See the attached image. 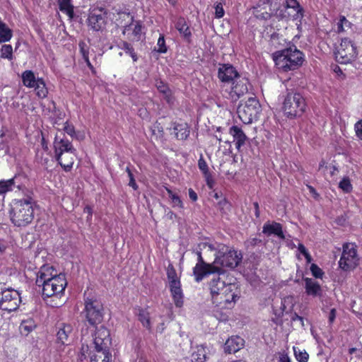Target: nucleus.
Listing matches in <instances>:
<instances>
[{
	"label": "nucleus",
	"instance_id": "obj_1",
	"mask_svg": "<svg viewBox=\"0 0 362 362\" xmlns=\"http://www.w3.org/2000/svg\"><path fill=\"white\" fill-rule=\"evenodd\" d=\"M35 284L42 288V297L47 305L59 308L64 304L62 298L67 286L64 274H58L52 266L43 265L37 273Z\"/></svg>",
	"mask_w": 362,
	"mask_h": 362
},
{
	"label": "nucleus",
	"instance_id": "obj_2",
	"mask_svg": "<svg viewBox=\"0 0 362 362\" xmlns=\"http://www.w3.org/2000/svg\"><path fill=\"white\" fill-rule=\"evenodd\" d=\"M235 290L236 287H232L227 291L218 292V297L220 298L218 300H215V296H211L213 314L219 321L228 320L230 311L239 299Z\"/></svg>",
	"mask_w": 362,
	"mask_h": 362
},
{
	"label": "nucleus",
	"instance_id": "obj_3",
	"mask_svg": "<svg viewBox=\"0 0 362 362\" xmlns=\"http://www.w3.org/2000/svg\"><path fill=\"white\" fill-rule=\"evenodd\" d=\"M273 59L277 68L283 71L296 70L303 62V54L296 46L277 51L273 54Z\"/></svg>",
	"mask_w": 362,
	"mask_h": 362
},
{
	"label": "nucleus",
	"instance_id": "obj_4",
	"mask_svg": "<svg viewBox=\"0 0 362 362\" xmlns=\"http://www.w3.org/2000/svg\"><path fill=\"white\" fill-rule=\"evenodd\" d=\"M307 107V103L304 96L299 92L287 90L284 96L282 103V111L284 115L289 119L300 117Z\"/></svg>",
	"mask_w": 362,
	"mask_h": 362
},
{
	"label": "nucleus",
	"instance_id": "obj_5",
	"mask_svg": "<svg viewBox=\"0 0 362 362\" xmlns=\"http://www.w3.org/2000/svg\"><path fill=\"white\" fill-rule=\"evenodd\" d=\"M216 250L214 264L222 269H234L241 262V254L224 244H218Z\"/></svg>",
	"mask_w": 362,
	"mask_h": 362
},
{
	"label": "nucleus",
	"instance_id": "obj_6",
	"mask_svg": "<svg viewBox=\"0 0 362 362\" xmlns=\"http://www.w3.org/2000/svg\"><path fill=\"white\" fill-rule=\"evenodd\" d=\"M261 105L255 97H250L244 103H240L237 109L239 119L244 124H250L258 119Z\"/></svg>",
	"mask_w": 362,
	"mask_h": 362
},
{
	"label": "nucleus",
	"instance_id": "obj_7",
	"mask_svg": "<svg viewBox=\"0 0 362 362\" xmlns=\"http://www.w3.org/2000/svg\"><path fill=\"white\" fill-rule=\"evenodd\" d=\"M83 313L86 320L91 326L99 325L103 320L104 308L103 304L97 299L89 298L86 299Z\"/></svg>",
	"mask_w": 362,
	"mask_h": 362
},
{
	"label": "nucleus",
	"instance_id": "obj_8",
	"mask_svg": "<svg viewBox=\"0 0 362 362\" xmlns=\"http://www.w3.org/2000/svg\"><path fill=\"white\" fill-rule=\"evenodd\" d=\"M342 249L341 256L339 261V266L344 271H351L359 264L357 246L355 243H346L343 245Z\"/></svg>",
	"mask_w": 362,
	"mask_h": 362
},
{
	"label": "nucleus",
	"instance_id": "obj_9",
	"mask_svg": "<svg viewBox=\"0 0 362 362\" xmlns=\"http://www.w3.org/2000/svg\"><path fill=\"white\" fill-rule=\"evenodd\" d=\"M33 205H16L10 212L11 220L16 226H25L33 221Z\"/></svg>",
	"mask_w": 362,
	"mask_h": 362
},
{
	"label": "nucleus",
	"instance_id": "obj_10",
	"mask_svg": "<svg viewBox=\"0 0 362 362\" xmlns=\"http://www.w3.org/2000/svg\"><path fill=\"white\" fill-rule=\"evenodd\" d=\"M21 302L20 293L11 288H7L0 293V310L11 313L16 310Z\"/></svg>",
	"mask_w": 362,
	"mask_h": 362
},
{
	"label": "nucleus",
	"instance_id": "obj_11",
	"mask_svg": "<svg viewBox=\"0 0 362 362\" xmlns=\"http://www.w3.org/2000/svg\"><path fill=\"white\" fill-rule=\"evenodd\" d=\"M356 47L348 38L341 39L335 52L336 60L340 64H348L356 58Z\"/></svg>",
	"mask_w": 362,
	"mask_h": 362
},
{
	"label": "nucleus",
	"instance_id": "obj_12",
	"mask_svg": "<svg viewBox=\"0 0 362 362\" xmlns=\"http://www.w3.org/2000/svg\"><path fill=\"white\" fill-rule=\"evenodd\" d=\"M226 272L223 269L222 272L217 273L214 275L209 281H207L206 286L209 291L210 296H215V300H218V292L227 291L230 288L235 287V285L231 283H226L224 280Z\"/></svg>",
	"mask_w": 362,
	"mask_h": 362
},
{
	"label": "nucleus",
	"instance_id": "obj_13",
	"mask_svg": "<svg viewBox=\"0 0 362 362\" xmlns=\"http://www.w3.org/2000/svg\"><path fill=\"white\" fill-rule=\"evenodd\" d=\"M223 269L216 265L214 262L211 263H201L196 264L192 268V274L194 280L197 283L202 281L205 278L209 275H216L217 273L222 272Z\"/></svg>",
	"mask_w": 362,
	"mask_h": 362
},
{
	"label": "nucleus",
	"instance_id": "obj_14",
	"mask_svg": "<svg viewBox=\"0 0 362 362\" xmlns=\"http://www.w3.org/2000/svg\"><path fill=\"white\" fill-rule=\"evenodd\" d=\"M106 12L103 8L95 7L89 13L88 25L95 31L102 30L105 25Z\"/></svg>",
	"mask_w": 362,
	"mask_h": 362
},
{
	"label": "nucleus",
	"instance_id": "obj_15",
	"mask_svg": "<svg viewBox=\"0 0 362 362\" xmlns=\"http://www.w3.org/2000/svg\"><path fill=\"white\" fill-rule=\"evenodd\" d=\"M53 145L56 160H62V156L66 153H75L76 151L71 141L65 138H61L59 134H56Z\"/></svg>",
	"mask_w": 362,
	"mask_h": 362
},
{
	"label": "nucleus",
	"instance_id": "obj_16",
	"mask_svg": "<svg viewBox=\"0 0 362 362\" xmlns=\"http://www.w3.org/2000/svg\"><path fill=\"white\" fill-rule=\"evenodd\" d=\"M272 6L271 0H259L256 6L252 8L255 17L260 21L270 19L273 15Z\"/></svg>",
	"mask_w": 362,
	"mask_h": 362
},
{
	"label": "nucleus",
	"instance_id": "obj_17",
	"mask_svg": "<svg viewBox=\"0 0 362 362\" xmlns=\"http://www.w3.org/2000/svg\"><path fill=\"white\" fill-rule=\"evenodd\" d=\"M231 83L232 86L230 97L232 100L236 101L248 92L249 82L246 78L240 77V76L238 75Z\"/></svg>",
	"mask_w": 362,
	"mask_h": 362
},
{
	"label": "nucleus",
	"instance_id": "obj_18",
	"mask_svg": "<svg viewBox=\"0 0 362 362\" xmlns=\"http://www.w3.org/2000/svg\"><path fill=\"white\" fill-rule=\"evenodd\" d=\"M93 345L95 347L110 348L112 345L110 332L105 326L101 325L96 328L93 335Z\"/></svg>",
	"mask_w": 362,
	"mask_h": 362
},
{
	"label": "nucleus",
	"instance_id": "obj_19",
	"mask_svg": "<svg viewBox=\"0 0 362 362\" xmlns=\"http://www.w3.org/2000/svg\"><path fill=\"white\" fill-rule=\"evenodd\" d=\"M276 16L279 19L293 20L301 21L304 16V10L303 8H296V7L287 8L284 7L281 9H278L276 12Z\"/></svg>",
	"mask_w": 362,
	"mask_h": 362
},
{
	"label": "nucleus",
	"instance_id": "obj_20",
	"mask_svg": "<svg viewBox=\"0 0 362 362\" xmlns=\"http://www.w3.org/2000/svg\"><path fill=\"white\" fill-rule=\"evenodd\" d=\"M90 362H111L112 353L110 348L95 347L89 353Z\"/></svg>",
	"mask_w": 362,
	"mask_h": 362
},
{
	"label": "nucleus",
	"instance_id": "obj_21",
	"mask_svg": "<svg viewBox=\"0 0 362 362\" xmlns=\"http://www.w3.org/2000/svg\"><path fill=\"white\" fill-rule=\"evenodd\" d=\"M239 74L231 64H221L218 71V78L225 83H231Z\"/></svg>",
	"mask_w": 362,
	"mask_h": 362
},
{
	"label": "nucleus",
	"instance_id": "obj_22",
	"mask_svg": "<svg viewBox=\"0 0 362 362\" xmlns=\"http://www.w3.org/2000/svg\"><path fill=\"white\" fill-rule=\"evenodd\" d=\"M134 314L137 317L139 322L141 324L148 332L152 330V323L151 319V314L148 311V306L145 308L136 305L134 308Z\"/></svg>",
	"mask_w": 362,
	"mask_h": 362
},
{
	"label": "nucleus",
	"instance_id": "obj_23",
	"mask_svg": "<svg viewBox=\"0 0 362 362\" xmlns=\"http://www.w3.org/2000/svg\"><path fill=\"white\" fill-rule=\"evenodd\" d=\"M73 327L69 324L60 323L57 327V342L62 345H69Z\"/></svg>",
	"mask_w": 362,
	"mask_h": 362
},
{
	"label": "nucleus",
	"instance_id": "obj_24",
	"mask_svg": "<svg viewBox=\"0 0 362 362\" xmlns=\"http://www.w3.org/2000/svg\"><path fill=\"white\" fill-rule=\"evenodd\" d=\"M262 233L267 236L274 235L280 238L281 240L285 239L282 225L276 221L266 222L263 226Z\"/></svg>",
	"mask_w": 362,
	"mask_h": 362
},
{
	"label": "nucleus",
	"instance_id": "obj_25",
	"mask_svg": "<svg viewBox=\"0 0 362 362\" xmlns=\"http://www.w3.org/2000/svg\"><path fill=\"white\" fill-rule=\"evenodd\" d=\"M172 299L176 308H182L184 305V293L181 282H173L169 285Z\"/></svg>",
	"mask_w": 362,
	"mask_h": 362
},
{
	"label": "nucleus",
	"instance_id": "obj_26",
	"mask_svg": "<svg viewBox=\"0 0 362 362\" xmlns=\"http://www.w3.org/2000/svg\"><path fill=\"white\" fill-rule=\"evenodd\" d=\"M245 345V340L239 336H232L228 338L224 344V351L228 354H235Z\"/></svg>",
	"mask_w": 362,
	"mask_h": 362
},
{
	"label": "nucleus",
	"instance_id": "obj_27",
	"mask_svg": "<svg viewBox=\"0 0 362 362\" xmlns=\"http://www.w3.org/2000/svg\"><path fill=\"white\" fill-rule=\"evenodd\" d=\"M303 281L305 293L308 296L316 297L322 295V288L317 281L308 277L303 278Z\"/></svg>",
	"mask_w": 362,
	"mask_h": 362
},
{
	"label": "nucleus",
	"instance_id": "obj_28",
	"mask_svg": "<svg viewBox=\"0 0 362 362\" xmlns=\"http://www.w3.org/2000/svg\"><path fill=\"white\" fill-rule=\"evenodd\" d=\"M230 134L233 136L236 148L240 151V148L245 144L247 137L243 131L238 126H232L230 128Z\"/></svg>",
	"mask_w": 362,
	"mask_h": 362
},
{
	"label": "nucleus",
	"instance_id": "obj_29",
	"mask_svg": "<svg viewBox=\"0 0 362 362\" xmlns=\"http://www.w3.org/2000/svg\"><path fill=\"white\" fill-rule=\"evenodd\" d=\"M173 131L175 137L180 140H185L189 135V127L187 123H174Z\"/></svg>",
	"mask_w": 362,
	"mask_h": 362
},
{
	"label": "nucleus",
	"instance_id": "obj_30",
	"mask_svg": "<svg viewBox=\"0 0 362 362\" xmlns=\"http://www.w3.org/2000/svg\"><path fill=\"white\" fill-rule=\"evenodd\" d=\"M76 156V151L75 153H66L62 156V160H56L66 172H69L73 167Z\"/></svg>",
	"mask_w": 362,
	"mask_h": 362
},
{
	"label": "nucleus",
	"instance_id": "obj_31",
	"mask_svg": "<svg viewBox=\"0 0 362 362\" xmlns=\"http://www.w3.org/2000/svg\"><path fill=\"white\" fill-rule=\"evenodd\" d=\"M175 27L185 38L189 39L191 37L192 34L185 18L179 17L175 22Z\"/></svg>",
	"mask_w": 362,
	"mask_h": 362
},
{
	"label": "nucleus",
	"instance_id": "obj_32",
	"mask_svg": "<svg viewBox=\"0 0 362 362\" xmlns=\"http://www.w3.org/2000/svg\"><path fill=\"white\" fill-rule=\"evenodd\" d=\"M156 86L158 91L163 94L164 98L166 100L168 103L173 104L174 102V98L172 96L171 90L168 88V85L161 81H157L156 83Z\"/></svg>",
	"mask_w": 362,
	"mask_h": 362
},
{
	"label": "nucleus",
	"instance_id": "obj_33",
	"mask_svg": "<svg viewBox=\"0 0 362 362\" xmlns=\"http://www.w3.org/2000/svg\"><path fill=\"white\" fill-rule=\"evenodd\" d=\"M60 11L65 13L71 19L74 18V5L72 0H57Z\"/></svg>",
	"mask_w": 362,
	"mask_h": 362
},
{
	"label": "nucleus",
	"instance_id": "obj_34",
	"mask_svg": "<svg viewBox=\"0 0 362 362\" xmlns=\"http://www.w3.org/2000/svg\"><path fill=\"white\" fill-rule=\"evenodd\" d=\"M22 81L25 86L33 88L37 84V79H36L33 71L26 70L22 74Z\"/></svg>",
	"mask_w": 362,
	"mask_h": 362
},
{
	"label": "nucleus",
	"instance_id": "obj_35",
	"mask_svg": "<svg viewBox=\"0 0 362 362\" xmlns=\"http://www.w3.org/2000/svg\"><path fill=\"white\" fill-rule=\"evenodd\" d=\"M15 187L19 189V186L16 185L15 178H11L7 180H0V195L13 190Z\"/></svg>",
	"mask_w": 362,
	"mask_h": 362
},
{
	"label": "nucleus",
	"instance_id": "obj_36",
	"mask_svg": "<svg viewBox=\"0 0 362 362\" xmlns=\"http://www.w3.org/2000/svg\"><path fill=\"white\" fill-rule=\"evenodd\" d=\"M12 37V30L0 19V43L8 42Z\"/></svg>",
	"mask_w": 362,
	"mask_h": 362
},
{
	"label": "nucleus",
	"instance_id": "obj_37",
	"mask_svg": "<svg viewBox=\"0 0 362 362\" xmlns=\"http://www.w3.org/2000/svg\"><path fill=\"white\" fill-rule=\"evenodd\" d=\"M36 83L33 88H35L37 95L40 98H45L48 93L45 81L42 78H38Z\"/></svg>",
	"mask_w": 362,
	"mask_h": 362
},
{
	"label": "nucleus",
	"instance_id": "obj_38",
	"mask_svg": "<svg viewBox=\"0 0 362 362\" xmlns=\"http://www.w3.org/2000/svg\"><path fill=\"white\" fill-rule=\"evenodd\" d=\"M35 327L36 325L35 322L32 319H28L22 321L20 325V331L22 334L28 335L35 328Z\"/></svg>",
	"mask_w": 362,
	"mask_h": 362
},
{
	"label": "nucleus",
	"instance_id": "obj_39",
	"mask_svg": "<svg viewBox=\"0 0 362 362\" xmlns=\"http://www.w3.org/2000/svg\"><path fill=\"white\" fill-rule=\"evenodd\" d=\"M36 160L46 170L51 166V163H52V160L49 159V156L47 153L39 151L37 153Z\"/></svg>",
	"mask_w": 362,
	"mask_h": 362
},
{
	"label": "nucleus",
	"instance_id": "obj_40",
	"mask_svg": "<svg viewBox=\"0 0 362 362\" xmlns=\"http://www.w3.org/2000/svg\"><path fill=\"white\" fill-rule=\"evenodd\" d=\"M293 352L296 359L298 362H308L309 354L305 350H300L298 347H293Z\"/></svg>",
	"mask_w": 362,
	"mask_h": 362
},
{
	"label": "nucleus",
	"instance_id": "obj_41",
	"mask_svg": "<svg viewBox=\"0 0 362 362\" xmlns=\"http://www.w3.org/2000/svg\"><path fill=\"white\" fill-rule=\"evenodd\" d=\"M167 278L168 279L169 285L173 284V281L176 283L180 281V279L177 277L175 269L171 264H169L167 268Z\"/></svg>",
	"mask_w": 362,
	"mask_h": 362
},
{
	"label": "nucleus",
	"instance_id": "obj_42",
	"mask_svg": "<svg viewBox=\"0 0 362 362\" xmlns=\"http://www.w3.org/2000/svg\"><path fill=\"white\" fill-rule=\"evenodd\" d=\"M119 48L123 49L127 54H129L134 62L137 61V55L134 52V49L133 48L131 44L128 43L127 42L123 41L121 42Z\"/></svg>",
	"mask_w": 362,
	"mask_h": 362
},
{
	"label": "nucleus",
	"instance_id": "obj_43",
	"mask_svg": "<svg viewBox=\"0 0 362 362\" xmlns=\"http://www.w3.org/2000/svg\"><path fill=\"white\" fill-rule=\"evenodd\" d=\"M1 57L11 60L13 59V48L10 45H4L1 49Z\"/></svg>",
	"mask_w": 362,
	"mask_h": 362
},
{
	"label": "nucleus",
	"instance_id": "obj_44",
	"mask_svg": "<svg viewBox=\"0 0 362 362\" xmlns=\"http://www.w3.org/2000/svg\"><path fill=\"white\" fill-rule=\"evenodd\" d=\"M310 270L312 275L316 279H322L325 275V272L322 269L315 263L311 264Z\"/></svg>",
	"mask_w": 362,
	"mask_h": 362
},
{
	"label": "nucleus",
	"instance_id": "obj_45",
	"mask_svg": "<svg viewBox=\"0 0 362 362\" xmlns=\"http://www.w3.org/2000/svg\"><path fill=\"white\" fill-rule=\"evenodd\" d=\"M339 187L345 192H350L352 190V185L349 177H344L339 182Z\"/></svg>",
	"mask_w": 362,
	"mask_h": 362
},
{
	"label": "nucleus",
	"instance_id": "obj_46",
	"mask_svg": "<svg viewBox=\"0 0 362 362\" xmlns=\"http://www.w3.org/2000/svg\"><path fill=\"white\" fill-rule=\"evenodd\" d=\"M158 49L157 52L160 53H165L167 52V47L165 46V42L163 35H160L157 42Z\"/></svg>",
	"mask_w": 362,
	"mask_h": 362
},
{
	"label": "nucleus",
	"instance_id": "obj_47",
	"mask_svg": "<svg viewBox=\"0 0 362 362\" xmlns=\"http://www.w3.org/2000/svg\"><path fill=\"white\" fill-rule=\"evenodd\" d=\"M78 47H79L80 52L83 57V59L87 58V57H88L89 47L83 41L79 42Z\"/></svg>",
	"mask_w": 362,
	"mask_h": 362
},
{
	"label": "nucleus",
	"instance_id": "obj_48",
	"mask_svg": "<svg viewBox=\"0 0 362 362\" xmlns=\"http://www.w3.org/2000/svg\"><path fill=\"white\" fill-rule=\"evenodd\" d=\"M198 166L203 174H206V173L209 172L207 163L202 156H200L198 160Z\"/></svg>",
	"mask_w": 362,
	"mask_h": 362
},
{
	"label": "nucleus",
	"instance_id": "obj_49",
	"mask_svg": "<svg viewBox=\"0 0 362 362\" xmlns=\"http://www.w3.org/2000/svg\"><path fill=\"white\" fill-rule=\"evenodd\" d=\"M216 18H220L224 16V10L221 3H216L215 6Z\"/></svg>",
	"mask_w": 362,
	"mask_h": 362
},
{
	"label": "nucleus",
	"instance_id": "obj_50",
	"mask_svg": "<svg viewBox=\"0 0 362 362\" xmlns=\"http://www.w3.org/2000/svg\"><path fill=\"white\" fill-rule=\"evenodd\" d=\"M64 131L71 137H74L76 136L74 127L69 124L67 122L64 124Z\"/></svg>",
	"mask_w": 362,
	"mask_h": 362
},
{
	"label": "nucleus",
	"instance_id": "obj_51",
	"mask_svg": "<svg viewBox=\"0 0 362 362\" xmlns=\"http://www.w3.org/2000/svg\"><path fill=\"white\" fill-rule=\"evenodd\" d=\"M354 129L356 136L362 140V119L355 124Z\"/></svg>",
	"mask_w": 362,
	"mask_h": 362
},
{
	"label": "nucleus",
	"instance_id": "obj_52",
	"mask_svg": "<svg viewBox=\"0 0 362 362\" xmlns=\"http://www.w3.org/2000/svg\"><path fill=\"white\" fill-rule=\"evenodd\" d=\"M284 7H296V8H303L297 0H285Z\"/></svg>",
	"mask_w": 362,
	"mask_h": 362
},
{
	"label": "nucleus",
	"instance_id": "obj_53",
	"mask_svg": "<svg viewBox=\"0 0 362 362\" xmlns=\"http://www.w3.org/2000/svg\"><path fill=\"white\" fill-rule=\"evenodd\" d=\"M348 23H349L348 21L346 20V18L344 16H340L339 21L337 23L338 32L344 31L343 25H344V24H346Z\"/></svg>",
	"mask_w": 362,
	"mask_h": 362
},
{
	"label": "nucleus",
	"instance_id": "obj_54",
	"mask_svg": "<svg viewBox=\"0 0 362 362\" xmlns=\"http://www.w3.org/2000/svg\"><path fill=\"white\" fill-rule=\"evenodd\" d=\"M167 190H168L169 197H170V199H172V201L173 202H175V203L178 202L179 204L181 202L179 197L175 193H174L173 191H171L170 189H167Z\"/></svg>",
	"mask_w": 362,
	"mask_h": 362
},
{
	"label": "nucleus",
	"instance_id": "obj_55",
	"mask_svg": "<svg viewBox=\"0 0 362 362\" xmlns=\"http://www.w3.org/2000/svg\"><path fill=\"white\" fill-rule=\"evenodd\" d=\"M204 177L206 179L207 185L210 188H212L213 184H214V180H213V178H212V176H211V173L209 172H208V173H206V174H204Z\"/></svg>",
	"mask_w": 362,
	"mask_h": 362
},
{
	"label": "nucleus",
	"instance_id": "obj_56",
	"mask_svg": "<svg viewBox=\"0 0 362 362\" xmlns=\"http://www.w3.org/2000/svg\"><path fill=\"white\" fill-rule=\"evenodd\" d=\"M279 362H291V360L290 357L288 356V354L285 352L280 353L279 355Z\"/></svg>",
	"mask_w": 362,
	"mask_h": 362
},
{
	"label": "nucleus",
	"instance_id": "obj_57",
	"mask_svg": "<svg viewBox=\"0 0 362 362\" xmlns=\"http://www.w3.org/2000/svg\"><path fill=\"white\" fill-rule=\"evenodd\" d=\"M291 320V322H295V321L298 320L300 322L301 325L303 326V324H304L303 317L301 316H299L296 313H294L292 314Z\"/></svg>",
	"mask_w": 362,
	"mask_h": 362
},
{
	"label": "nucleus",
	"instance_id": "obj_58",
	"mask_svg": "<svg viewBox=\"0 0 362 362\" xmlns=\"http://www.w3.org/2000/svg\"><path fill=\"white\" fill-rule=\"evenodd\" d=\"M141 25L139 23H136V25H134V29H133V34L134 36L137 37L141 35Z\"/></svg>",
	"mask_w": 362,
	"mask_h": 362
},
{
	"label": "nucleus",
	"instance_id": "obj_59",
	"mask_svg": "<svg viewBox=\"0 0 362 362\" xmlns=\"http://www.w3.org/2000/svg\"><path fill=\"white\" fill-rule=\"evenodd\" d=\"M336 309L332 308L329 313V324H332L336 318Z\"/></svg>",
	"mask_w": 362,
	"mask_h": 362
},
{
	"label": "nucleus",
	"instance_id": "obj_60",
	"mask_svg": "<svg viewBox=\"0 0 362 362\" xmlns=\"http://www.w3.org/2000/svg\"><path fill=\"white\" fill-rule=\"evenodd\" d=\"M129 185L130 187H132L134 189H136L138 187H137V185H136V183L135 180H134V175H133V174L129 175Z\"/></svg>",
	"mask_w": 362,
	"mask_h": 362
},
{
	"label": "nucleus",
	"instance_id": "obj_61",
	"mask_svg": "<svg viewBox=\"0 0 362 362\" xmlns=\"http://www.w3.org/2000/svg\"><path fill=\"white\" fill-rule=\"evenodd\" d=\"M189 197L192 202L197 200V194L192 189H189Z\"/></svg>",
	"mask_w": 362,
	"mask_h": 362
},
{
	"label": "nucleus",
	"instance_id": "obj_62",
	"mask_svg": "<svg viewBox=\"0 0 362 362\" xmlns=\"http://www.w3.org/2000/svg\"><path fill=\"white\" fill-rule=\"evenodd\" d=\"M196 255L197 256V262L196 264H201L206 262L202 256V253L200 250L196 252Z\"/></svg>",
	"mask_w": 362,
	"mask_h": 362
},
{
	"label": "nucleus",
	"instance_id": "obj_63",
	"mask_svg": "<svg viewBox=\"0 0 362 362\" xmlns=\"http://www.w3.org/2000/svg\"><path fill=\"white\" fill-rule=\"evenodd\" d=\"M165 329V325L164 322H160L156 327V332L158 333H163Z\"/></svg>",
	"mask_w": 362,
	"mask_h": 362
},
{
	"label": "nucleus",
	"instance_id": "obj_64",
	"mask_svg": "<svg viewBox=\"0 0 362 362\" xmlns=\"http://www.w3.org/2000/svg\"><path fill=\"white\" fill-rule=\"evenodd\" d=\"M298 250L300 251V252L303 255L305 254H306L307 252H308V251L307 250L306 247L304 246L303 244L302 243H299L298 244Z\"/></svg>",
	"mask_w": 362,
	"mask_h": 362
}]
</instances>
